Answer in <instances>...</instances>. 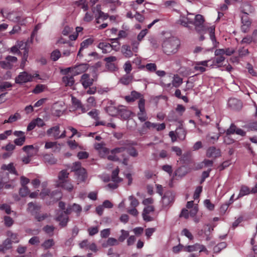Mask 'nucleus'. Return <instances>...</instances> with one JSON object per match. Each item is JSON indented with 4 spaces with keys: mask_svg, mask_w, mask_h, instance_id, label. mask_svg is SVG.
<instances>
[{
    "mask_svg": "<svg viewBox=\"0 0 257 257\" xmlns=\"http://www.w3.org/2000/svg\"><path fill=\"white\" fill-rule=\"evenodd\" d=\"M175 195L171 191H166L162 198V207L168 209L174 203Z\"/></svg>",
    "mask_w": 257,
    "mask_h": 257,
    "instance_id": "39448f33",
    "label": "nucleus"
},
{
    "mask_svg": "<svg viewBox=\"0 0 257 257\" xmlns=\"http://www.w3.org/2000/svg\"><path fill=\"white\" fill-rule=\"evenodd\" d=\"M69 173H67L66 170H62L60 172L58 178L61 181V182H65V179L67 178L68 177Z\"/></svg>",
    "mask_w": 257,
    "mask_h": 257,
    "instance_id": "c03bdc74",
    "label": "nucleus"
},
{
    "mask_svg": "<svg viewBox=\"0 0 257 257\" xmlns=\"http://www.w3.org/2000/svg\"><path fill=\"white\" fill-rule=\"evenodd\" d=\"M204 19L202 15L198 14L195 17L193 24L195 26V29L198 33H202L205 31L206 28L204 25Z\"/></svg>",
    "mask_w": 257,
    "mask_h": 257,
    "instance_id": "423d86ee",
    "label": "nucleus"
},
{
    "mask_svg": "<svg viewBox=\"0 0 257 257\" xmlns=\"http://www.w3.org/2000/svg\"><path fill=\"white\" fill-rule=\"evenodd\" d=\"M30 193V190L27 186H22L19 190V194L22 197H25Z\"/></svg>",
    "mask_w": 257,
    "mask_h": 257,
    "instance_id": "37998d69",
    "label": "nucleus"
},
{
    "mask_svg": "<svg viewBox=\"0 0 257 257\" xmlns=\"http://www.w3.org/2000/svg\"><path fill=\"white\" fill-rule=\"evenodd\" d=\"M61 54L60 52L56 49L53 51L51 54V59L54 61H57L61 56Z\"/></svg>",
    "mask_w": 257,
    "mask_h": 257,
    "instance_id": "79ce46f5",
    "label": "nucleus"
},
{
    "mask_svg": "<svg viewBox=\"0 0 257 257\" xmlns=\"http://www.w3.org/2000/svg\"><path fill=\"white\" fill-rule=\"evenodd\" d=\"M165 128L166 124L165 123L159 124L157 123H153L149 121H146L143 124L142 128L140 130V133L141 135L146 134L147 133V130H156L159 132L164 130Z\"/></svg>",
    "mask_w": 257,
    "mask_h": 257,
    "instance_id": "20e7f679",
    "label": "nucleus"
},
{
    "mask_svg": "<svg viewBox=\"0 0 257 257\" xmlns=\"http://www.w3.org/2000/svg\"><path fill=\"white\" fill-rule=\"evenodd\" d=\"M75 174L78 176V179L81 181H84L87 177L86 170L83 168L79 169Z\"/></svg>",
    "mask_w": 257,
    "mask_h": 257,
    "instance_id": "c756f323",
    "label": "nucleus"
},
{
    "mask_svg": "<svg viewBox=\"0 0 257 257\" xmlns=\"http://www.w3.org/2000/svg\"><path fill=\"white\" fill-rule=\"evenodd\" d=\"M43 160L45 163L51 165L56 164L57 162V159H56L52 154H44L43 155Z\"/></svg>",
    "mask_w": 257,
    "mask_h": 257,
    "instance_id": "aec40b11",
    "label": "nucleus"
},
{
    "mask_svg": "<svg viewBox=\"0 0 257 257\" xmlns=\"http://www.w3.org/2000/svg\"><path fill=\"white\" fill-rule=\"evenodd\" d=\"M226 135L230 136L233 134H236L242 137L246 135V132L240 128H238L234 123H231L229 127L225 132Z\"/></svg>",
    "mask_w": 257,
    "mask_h": 257,
    "instance_id": "1a4fd4ad",
    "label": "nucleus"
},
{
    "mask_svg": "<svg viewBox=\"0 0 257 257\" xmlns=\"http://www.w3.org/2000/svg\"><path fill=\"white\" fill-rule=\"evenodd\" d=\"M180 43L176 37H172L166 39L162 43L163 52L168 55L177 53Z\"/></svg>",
    "mask_w": 257,
    "mask_h": 257,
    "instance_id": "f257e3e1",
    "label": "nucleus"
},
{
    "mask_svg": "<svg viewBox=\"0 0 257 257\" xmlns=\"http://www.w3.org/2000/svg\"><path fill=\"white\" fill-rule=\"evenodd\" d=\"M155 210V208L153 206H147L144 208L142 216L143 219L146 222L152 221L154 220L153 218L149 215V214L153 212Z\"/></svg>",
    "mask_w": 257,
    "mask_h": 257,
    "instance_id": "f8f14e48",
    "label": "nucleus"
},
{
    "mask_svg": "<svg viewBox=\"0 0 257 257\" xmlns=\"http://www.w3.org/2000/svg\"><path fill=\"white\" fill-rule=\"evenodd\" d=\"M125 151L127 154L132 157L136 158L139 155L138 151L133 146L125 147Z\"/></svg>",
    "mask_w": 257,
    "mask_h": 257,
    "instance_id": "c85d7f7f",
    "label": "nucleus"
},
{
    "mask_svg": "<svg viewBox=\"0 0 257 257\" xmlns=\"http://www.w3.org/2000/svg\"><path fill=\"white\" fill-rule=\"evenodd\" d=\"M12 86V84L7 81L3 82L0 84V92L4 91L7 88H10Z\"/></svg>",
    "mask_w": 257,
    "mask_h": 257,
    "instance_id": "8fccbe9b",
    "label": "nucleus"
},
{
    "mask_svg": "<svg viewBox=\"0 0 257 257\" xmlns=\"http://www.w3.org/2000/svg\"><path fill=\"white\" fill-rule=\"evenodd\" d=\"M80 82L85 89H86L91 86L94 82V79L90 77L88 74H83L80 79Z\"/></svg>",
    "mask_w": 257,
    "mask_h": 257,
    "instance_id": "9b49d317",
    "label": "nucleus"
},
{
    "mask_svg": "<svg viewBox=\"0 0 257 257\" xmlns=\"http://www.w3.org/2000/svg\"><path fill=\"white\" fill-rule=\"evenodd\" d=\"M81 163L79 162H75L73 163L71 169L72 172H75V173L81 169L82 167H81Z\"/></svg>",
    "mask_w": 257,
    "mask_h": 257,
    "instance_id": "4d7b16f0",
    "label": "nucleus"
},
{
    "mask_svg": "<svg viewBox=\"0 0 257 257\" xmlns=\"http://www.w3.org/2000/svg\"><path fill=\"white\" fill-rule=\"evenodd\" d=\"M1 13L4 17L15 22H18L21 19V17L15 12H8L2 10Z\"/></svg>",
    "mask_w": 257,
    "mask_h": 257,
    "instance_id": "4468645a",
    "label": "nucleus"
},
{
    "mask_svg": "<svg viewBox=\"0 0 257 257\" xmlns=\"http://www.w3.org/2000/svg\"><path fill=\"white\" fill-rule=\"evenodd\" d=\"M204 248L203 245H200L199 244H195L193 245H188L185 247V250L188 252H192L193 251H196L200 250V251L203 250Z\"/></svg>",
    "mask_w": 257,
    "mask_h": 257,
    "instance_id": "393cba45",
    "label": "nucleus"
},
{
    "mask_svg": "<svg viewBox=\"0 0 257 257\" xmlns=\"http://www.w3.org/2000/svg\"><path fill=\"white\" fill-rule=\"evenodd\" d=\"M33 76L26 71L20 73L19 75L15 78V82L17 84H22L28 82L32 81Z\"/></svg>",
    "mask_w": 257,
    "mask_h": 257,
    "instance_id": "6e6552de",
    "label": "nucleus"
},
{
    "mask_svg": "<svg viewBox=\"0 0 257 257\" xmlns=\"http://www.w3.org/2000/svg\"><path fill=\"white\" fill-rule=\"evenodd\" d=\"M145 105V100L143 98H141L138 103V107L140 109V111L138 113L137 115L139 119L141 122L146 121V120L148 119Z\"/></svg>",
    "mask_w": 257,
    "mask_h": 257,
    "instance_id": "0eeeda50",
    "label": "nucleus"
},
{
    "mask_svg": "<svg viewBox=\"0 0 257 257\" xmlns=\"http://www.w3.org/2000/svg\"><path fill=\"white\" fill-rule=\"evenodd\" d=\"M252 42H253L252 37L250 36L247 35V36L245 37L242 39L240 43L241 44H249Z\"/></svg>",
    "mask_w": 257,
    "mask_h": 257,
    "instance_id": "69168bd1",
    "label": "nucleus"
},
{
    "mask_svg": "<svg viewBox=\"0 0 257 257\" xmlns=\"http://www.w3.org/2000/svg\"><path fill=\"white\" fill-rule=\"evenodd\" d=\"M250 193V189L249 188L244 185H243L241 187L239 193L236 198V199H238L244 195H248Z\"/></svg>",
    "mask_w": 257,
    "mask_h": 257,
    "instance_id": "7c9ffc66",
    "label": "nucleus"
},
{
    "mask_svg": "<svg viewBox=\"0 0 257 257\" xmlns=\"http://www.w3.org/2000/svg\"><path fill=\"white\" fill-rule=\"evenodd\" d=\"M1 169L3 170H7L10 173L15 175L17 174V172L13 163H11L8 165L3 164L1 167Z\"/></svg>",
    "mask_w": 257,
    "mask_h": 257,
    "instance_id": "a878e982",
    "label": "nucleus"
},
{
    "mask_svg": "<svg viewBox=\"0 0 257 257\" xmlns=\"http://www.w3.org/2000/svg\"><path fill=\"white\" fill-rule=\"evenodd\" d=\"M71 101L72 104L75 105L77 109H78V107H81L82 103L80 100L78 99L75 97L72 96H71Z\"/></svg>",
    "mask_w": 257,
    "mask_h": 257,
    "instance_id": "5fc2aeb1",
    "label": "nucleus"
},
{
    "mask_svg": "<svg viewBox=\"0 0 257 257\" xmlns=\"http://www.w3.org/2000/svg\"><path fill=\"white\" fill-rule=\"evenodd\" d=\"M132 81V77L128 75L124 76L122 77L120 81V82L124 85H128Z\"/></svg>",
    "mask_w": 257,
    "mask_h": 257,
    "instance_id": "a18cd8bd",
    "label": "nucleus"
},
{
    "mask_svg": "<svg viewBox=\"0 0 257 257\" xmlns=\"http://www.w3.org/2000/svg\"><path fill=\"white\" fill-rule=\"evenodd\" d=\"M62 81L66 86H72L75 82L73 76L71 74H67L63 76Z\"/></svg>",
    "mask_w": 257,
    "mask_h": 257,
    "instance_id": "4be33fe9",
    "label": "nucleus"
},
{
    "mask_svg": "<svg viewBox=\"0 0 257 257\" xmlns=\"http://www.w3.org/2000/svg\"><path fill=\"white\" fill-rule=\"evenodd\" d=\"M20 114L19 113L17 112L15 113V114L12 115L9 117L8 119V121H9L10 123H12L13 122L17 121L18 119H20Z\"/></svg>",
    "mask_w": 257,
    "mask_h": 257,
    "instance_id": "052dcab7",
    "label": "nucleus"
},
{
    "mask_svg": "<svg viewBox=\"0 0 257 257\" xmlns=\"http://www.w3.org/2000/svg\"><path fill=\"white\" fill-rule=\"evenodd\" d=\"M17 46L20 51L22 52V55L26 54L28 55L29 46L28 42L20 41L18 43Z\"/></svg>",
    "mask_w": 257,
    "mask_h": 257,
    "instance_id": "6ab92c4d",
    "label": "nucleus"
},
{
    "mask_svg": "<svg viewBox=\"0 0 257 257\" xmlns=\"http://www.w3.org/2000/svg\"><path fill=\"white\" fill-rule=\"evenodd\" d=\"M183 82V79L178 75H175L172 84L175 87H178Z\"/></svg>",
    "mask_w": 257,
    "mask_h": 257,
    "instance_id": "4c0bfd02",
    "label": "nucleus"
},
{
    "mask_svg": "<svg viewBox=\"0 0 257 257\" xmlns=\"http://www.w3.org/2000/svg\"><path fill=\"white\" fill-rule=\"evenodd\" d=\"M191 160V153L187 152L184 153L181 157V161L184 164L189 163Z\"/></svg>",
    "mask_w": 257,
    "mask_h": 257,
    "instance_id": "ea45409f",
    "label": "nucleus"
},
{
    "mask_svg": "<svg viewBox=\"0 0 257 257\" xmlns=\"http://www.w3.org/2000/svg\"><path fill=\"white\" fill-rule=\"evenodd\" d=\"M54 244V239L51 238L45 240L41 244V246L45 249H48L53 246Z\"/></svg>",
    "mask_w": 257,
    "mask_h": 257,
    "instance_id": "473e14b6",
    "label": "nucleus"
},
{
    "mask_svg": "<svg viewBox=\"0 0 257 257\" xmlns=\"http://www.w3.org/2000/svg\"><path fill=\"white\" fill-rule=\"evenodd\" d=\"M111 44L105 43L100 42L98 45V47L102 50L103 53H106L111 50Z\"/></svg>",
    "mask_w": 257,
    "mask_h": 257,
    "instance_id": "cd10ccee",
    "label": "nucleus"
},
{
    "mask_svg": "<svg viewBox=\"0 0 257 257\" xmlns=\"http://www.w3.org/2000/svg\"><path fill=\"white\" fill-rule=\"evenodd\" d=\"M125 151V147H117L110 151L112 154H119Z\"/></svg>",
    "mask_w": 257,
    "mask_h": 257,
    "instance_id": "e2e57ef3",
    "label": "nucleus"
},
{
    "mask_svg": "<svg viewBox=\"0 0 257 257\" xmlns=\"http://www.w3.org/2000/svg\"><path fill=\"white\" fill-rule=\"evenodd\" d=\"M119 172V170L118 167L112 171L111 174L112 181L115 182H120L122 181V179L118 176Z\"/></svg>",
    "mask_w": 257,
    "mask_h": 257,
    "instance_id": "2f4dec72",
    "label": "nucleus"
},
{
    "mask_svg": "<svg viewBox=\"0 0 257 257\" xmlns=\"http://www.w3.org/2000/svg\"><path fill=\"white\" fill-rule=\"evenodd\" d=\"M120 107L121 108H119L117 116H119L123 119L126 120L131 116V111L125 107L122 106Z\"/></svg>",
    "mask_w": 257,
    "mask_h": 257,
    "instance_id": "a211bd4d",
    "label": "nucleus"
},
{
    "mask_svg": "<svg viewBox=\"0 0 257 257\" xmlns=\"http://www.w3.org/2000/svg\"><path fill=\"white\" fill-rule=\"evenodd\" d=\"M60 185L62 187L64 188V189H65L69 191H71L73 189L72 185L67 181L60 182Z\"/></svg>",
    "mask_w": 257,
    "mask_h": 257,
    "instance_id": "de8ad7c7",
    "label": "nucleus"
},
{
    "mask_svg": "<svg viewBox=\"0 0 257 257\" xmlns=\"http://www.w3.org/2000/svg\"><path fill=\"white\" fill-rule=\"evenodd\" d=\"M109 149L106 148L105 146H104L98 152L99 154V156L103 158L109 153Z\"/></svg>",
    "mask_w": 257,
    "mask_h": 257,
    "instance_id": "0e129e2a",
    "label": "nucleus"
},
{
    "mask_svg": "<svg viewBox=\"0 0 257 257\" xmlns=\"http://www.w3.org/2000/svg\"><path fill=\"white\" fill-rule=\"evenodd\" d=\"M26 137H22L20 138H18L16 139L14 142L15 144L17 146H22L25 142L26 141Z\"/></svg>",
    "mask_w": 257,
    "mask_h": 257,
    "instance_id": "603ef678",
    "label": "nucleus"
},
{
    "mask_svg": "<svg viewBox=\"0 0 257 257\" xmlns=\"http://www.w3.org/2000/svg\"><path fill=\"white\" fill-rule=\"evenodd\" d=\"M202 191V186H198L195 191V192L194 193L193 195V198L195 199H197L199 198L200 196V194L201 193Z\"/></svg>",
    "mask_w": 257,
    "mask_h": 257,
    "instance_id": "338daca9",
    "label": "nucleus"
},
{
    "mask_svg": "<svg viewBox=\"0 0 257 257\" xmlns=\"http://www.w3.org/2000/svg\"><path fill=\"white\" fill-rule=\"evenodd\" d=\"M228 106L232 109L239 110L242 108V102L235 98H230L228 101Z\"/></svg>",
    "mask_w": 257,
    "mask_h": 257,
    "instance_id": "ddd939ff",
    "label": "nucleus"
},
{
    "mask_svg": "<svg viewBox=\"0 0 257 257\" xmlns=\"http://www.w3.org/2000/svg\"><path fill=\"white\" fill-rule=\"evenodd\" d=\"M12 241L11 239L8 238L5 239L2 243L3 247H4L5 252H6L8 250L12 248Z\"/></svg>",
    "mask_w": 257,
    "mask_h": 257,
    "instance_id": "e433bc0d",
    "label": "nucleus"
},
{
    "mask_svg": "<svg viewBox=\"0 0 257 257\" xmlns=\"http://www.w3.org/2000/svg\"><path fill=\"white\" fill-rule=\"evenodd\" d=\"M242 12L245 14L244 16L241 17V22L242 24L247 26H250L251 25V21L249 20V18L247 17L248 14L244 12V11H242Z\"/></svg>",
    "mask_w": 257,
    "mask_h": 257,
    "instance_id": "a19ab883",
    "label": "nucleus"
},
{
    "mask_svg": "<svg viewBox=\"0 0 257 257\" xmlns=\"http://www.w3.org/2000/svg\"><path fill=\"white\" fill-rule=\"evenodd\" d=\"M60 133V126L59 124L50 127L46 132L48 136L52 137L55 140L59 139Z\"/></svg>",
    "mask_w": 257,
    "mask_h": 257,
    "instance_id": "2eb2a0df",
    "label": "nucleus"
},
{
    "mask_svg": "<svg viewBox=\"0 0 257 257\" xmlns=\"http://www.w3.org/2000/svg\"><path fill=\"white\" fill-rule=\"evenodd\" d=\"M175 133L177 136V138L183 141L186 137V133L184 128L182 127V125H180L175 131Z\"/></svg>",
    "mask_w": 257,
    "mask_h": 257,
    "instance_id": "b1692460",
    "label": "nucleus"
},
{
    "mask_svg": "<svg viewBox=\"0 0 257 257\" xmlns=\"http://www.w3.org/2000/svg\"><path fill=\"white\" fill-rule=\"evenodd\" d=\"M27 206L28 211L34 217L37 221H42L49 217L47 213L40 214L41 206L36 202H29Z\"/></svg>",
    "mask_w": 257,
    "mask_h": 257,
    "instance_id": "f03ea898",
    "label": "nucleus"
},
{
    "mask_svg": "<svg viewBox=\"0 0 257 257\" xmlns=\"http://www.w3.org/2000/svg\"><path fill=\"white\" fill-rule=\"evenodd\" d=\"M148 31L147 29L142 30L137 36V40L141 42L148 33Z\"/></svg>",
    "mask_w": 257,
    "mask_h": 257,
    "instance_id": "680f3d73",
    "label": "nucleus"
},
{
    "mask_svg": "<svg viewBox=\"0 0 257 257\" xmlns=\"http://www.w3.org/2000/svg\"><path fill=\"white\" fill-rule=\"evenodd\" d=\"M176 23L191 29V27L188 25V24H193V20L185 17L184 15H181L180 16L179 19L177 21Z\"/></svg>",
    "mask_w": 257,
    "mask_h": 257,
    "instance_id": "f3484780",
    "label": "nucleus"
},
{
    "mask_svg": "<svg viewBox=\"0 0 257 257\" xmlns=\"http://www.w3.org/2000/svg\"><path fill=\"white\" fill-rule=\"evenodd\" d=\"M7 235L11 238V239L13 240V242L16 243H18L19 242L18 234L17 233H13L11 231H8L7 232Z\"/></svg>",
    "mask_w": 257,
    "mask_h": 257,
    "instance_id": "864d4df0",
    "label": "nucleus"
},
{
    "mask_svg": "<svg viewBox=\"0 0 257 257\" xmlns=\"http://www.w3.org/2000/svg\"><path fill=\"white\" fill-rule=\"evenodd\" d=\"M146 69L150 72H155L157 70V65L155 63H148L146 65Z\"/></svg>",
    "mask_w": 257,
    "mask_h": 257,
    "instance_id": "bf43d9fd",
    "label": "nucleus"
},
{
    "mask_svg": "<svg viewBox=\"0 0 257 257\" xmlns=\"http://www.w3.org/2000/svg\"><path fill=\"white\" fill-rule=\"evenodd\" d=\"M93 42V40L91 38L85 40L80 44V50H82L83 49L88 47L89 45L92 44Z\"/></svg>",
    "mask_w": 257,
    "mask_h": 257,
    "instance_id": "58836bf2",
    "label": "nucleus"
},
{
    "mask_svg": "<svg viewBox=\"0 0 257 257\" xmlns=\"http://www.w3.org/2000/svg\"><path fill=\"white\" fill-rule=\"evenodd\" d=\"M40 195L43 196H51V197H54L55 196H57V200L60 199L61 198V194L59 191H54L52 192H50V190L48 189L43 190L41 192Z\"/></svg>",
    "mask_w": 257,
    "mask_h": 257,
    "instance_id": "412c9836",
    "label": "nucleus"
},
{
    "mask_svg": "<svg viewBox=\"0 0 257 257\" xmlns=\"http://www.w3.org/2000/svg\"><path fill=\"white\" fill-rule=\"evenodd\" d=\"M123 55L127 58L131 57L133 55L134 52L133 50H131V47L128 45H123L121 47V50Z\"/></svg>",
    "mask_w": 257,
    "mask_h": 257,
    "instance_id": "5701e85b",
    "label": "nucleus"
},
{
    "mask_svg": "<svg viewBox=\"0 0 257 257\" xmlns=\"http://www.w3.org/2000/svg\"><path fill=\"white\" fill-rule=\"evenodd\" d=\"M182 234L186 236L190 240H192L193 239V236L192 235V233L187 228H184L183 229L182 231Z\"/></svg>",
    "mask_w": 257,
    "mask_h": 257,
    "instance_id": "774afa93",
    "label": "nucleus"
},
{
    "mask_svg": "<svg viewBox=\"0 0 257 257\" xmlns=\"http://www.w3.org/2000/svg\"><path fill=\"white\" fill-rule=\"evenodd\" d=\"M119 107L116 108L115 106H110L106 108L107 113L111 116H117L118 111Z\"/></svg>",
    "mask_w": 257,
    "mask_h": 257,
    "instance_id": "f704fd0d",
    "label": "nucleus"
},
{
    "mask_svg": "<svg viewBox=\"0 0 257 257\" xmlns=\"http://www.w3.org/2000/svg\"><path fill=\"white\" fill-rule=\"evenodd\" d=\"M188 169L185 166L178 168L175 172V175L179 177H184L188 173Z\"/></svg>",
    "mask_w": 257,
    "mask_h": 257,
    "instance_id": "bb28decb",
    "label": "nucleus"
},
{
    "mask_svg": "<svg viewBox=\"0 0 257 257\" xmlns=\"http://www.w3.org/2000/svg\"><path fill=\"white\" fill-rule=\"evenodd\" d=\"M209 34L210 38L211 41H212L214 47H217V45L219 44V43L217 42L215 36V28L213 27L209 28Z\"/></svg>",
    "mask_w": 257,
    "mask_h": 257,
    "instance_id": "72a5a7b5",
    "label": "nucleus"
},
{
    "mask_svg": "<svg viewBox=\"0 0 257 257\" xmlns=\"http://www.w3.org/2000/svg\"><path fill=\"white\" fill-rule=\"evenodd\" d=\"M72 210V207L70 205L64 210L58 211L55 219L59 222V225L61 227H65L67 226L69 221L68 215L71 213Z\"/></svg>",
    "mask_w": 257,
    "mask_h": 257,
    "instance_id": "7ed1b4c3",
    "label": "nucleus"
},
{
    "mask_svg": "<svg viewBox=\"0 0 257 257\" xmlns=\"http://www.w3.org/2000/svg\"><path fill=\"white\" fill-rule=\"evenodd\" d=\"M118 244V242L117 239L113 237L108 238L106 241V244L103 243L102 244V246L104 247H106L107 246H113L116 245Z\"/></svg>",
    "mask_w": 257,
    "mask_h": 257,
    "instance_id": "c9c22d12",
    "label": "nucleus"
},
{
    "mask_svg": "<svg viewBox=\"0 0 257 257\" xmlns=\"http://www.w3.org/2000/svg\"><path fill=\"white\" fill-rule=\"evenodd\" d=\"M128 199L131 201L130 205L132 207H136L139 205V202L134 196L132 195L129 196Z\"/></svg>",
    "mask_w": 257,
    "mask_h": 257,
    "instance_id": "13d9d810",
    "label": "nucleus"
},
{
    "mask_svg": "<svg viewBox=\"0 0 257 257\" xmlns=\"http://www.w3.org/2000/svg\"><path fill=\"white\" fill-rule=\"evenodd\" d=\"M43 230L47 234L53 235L54 227L52 225H47L43 227Z\"/></svg>",
    "mask_w": 257,
    "mask_h": 257,
    "instance_id": "6e6d98bb",
    "label": "nucleus"
},
{
    "mask_svg": "<svg viewBox=\"0 0 257 257\" xmlns=\"http://www.w3.org/2000/svg\"><path fill=\"white\" fill-rule=\"evenodd\" d=\"M0 66L4 69H11L13 65L10 64L6 59L4 61H0Z\"/></svg>",
    "mask_w": 257,
    "mask_h": 257,
    "instance_id": "49530a36",
    "label": "nucleus"
},
{
    "mask_svg": "<svg viewBox=\"0 0 257 257\" xmlns=\"http://www.w3.org/2000/svg\"><path fill=\"white\" fill-rule=\"evenodd\" d=\"M121 234L118 237V240L120 242H123L126 237L129 235V233L127 231H125L123 229L121 230Z\"/></svg>",
    "mask_w": 257,
    "mask_h": 257,
    "instance_id": "09e8293b",
    "label": "nucleus"
},
{
    "mask_svg": "<svg viewBox=\"0 0 257 257\" xmlns=\"http://www.w3.org/2000/svg\"><path fill=\"white\" fill-rule=\"evenodd\" d=\"M5 225L7 227H11L14 223V220L12 217L8 216L4 217Z\"/></svg>",
    "mask_w": 257,
    "mask_h": 257,
    "instance_id": "3c124183",
    "label": "nucleus"
},
{
    "mask_svg": "<svg viewBox=\"0 0 257 257\" xmlns=\"http://www.w3.org/2000/svg\"><path fill=\"white\" fill-rule=\"evenodd\" d=\"M89 65L87 63H81L75 65L72 68L73 75H77L85 72L88 68Z\"/></svg>",
    "mask_w": 257,
    "mask_h": 257,
    "instance_id": "9d476101",
    "label": "nucleus"
},
{
    "mask_svg": "<svg viewBox=\"0 0 257 257\" xmlns=\"http://www.w3.org/2000/svg\"><path fill=\"white\" fill-rule=\"evenodd\" d=\"M221 156V152L219 149L215 147H209L206 152V156L208 158H217Z\"/></svg>",
    "mask_w": 257,
    "mask_h": 257,
    "instance_id": "dca6fc26",
    "label": "nucleus"
}]
</instances>
